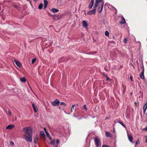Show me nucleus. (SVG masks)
<instances>
[{"instance_id":"1","label":"nucleus","mask_w":147,"mask_h":147,"mask_svg":"<svg viewBox=\"0 0 147 147\" xmlns=\"http://www.w3.org/2000/svg\"><path fill=\"white\" fill-rule=\"evenodd\" d=\"M23 130L25 132L24 134V139L28 142L32 141V132L31 128L30 127H24Z\"/></svg>"},{"instance_id":"2","label":"nucleus","mask_w":147,"mask_h":147,"mask_svg":"<svg viewBox=\"0 0 147 147\" xmlns=\"http://www.w3.org/2000/svg\"><path fill=\"white\" fill-rule=\"evenodd\" d=\"M95 2L94 5V7L96 8L98 5V3H100L101 5L102 4V3L104 2L102 1V0H95Z\"/></svg>"},{"instance_id":"3","label":"nucleus","mask_w":147,"mask_h":147,"mask_svg":"<svg viewBox=\"0 0 147 147\" xmlns=\"http://www.w3.org/2000/svg\"><path fill=\"white\" fill-rule=\"evenodd\" d=\"M96 8H94L93 7V9L92 10L88 12L87 14L90 15L92 14H95L96 13Z\"/></svg>"},{"instance_id":"4","label":"nucleus","mask_w":147,"mask_h":147,"mask_svg":"<svg viewBox=\"0 0 147 147\" xmlns=\"http://www.w3.org/2000/svg\"><path fill=\"white\" fill-rule=\"evenodd\" d=\"M60 103V102L57 99H56L55 100L52 102V104L53 106L56 105H59Z\"/></svg>"},{"instance_id":"5","label":"nucleus","mask_w":147,"mask_h":147,"mask_svg":"<svg viewBox=\"0 0 147 147\" xmlns=\"http://www.w3.org/2000/svg\"><path fill=\"white\" fill-rule=\"evenodd\" d=\"M14 61L15 62L16 65L18 67H21L22 65L20 61H17L16 59L14 60Z\"/></svg>"},{"instance_id":"6","label":"nucleus","mask_w":147,"mask_h":147,"mask_svg":"<svg viewBox=\"0 0 147 147\" xmlns=\"http://www.w3.org/2000/svg\"><path fill=\"white\" fill-rule=\"evenodd\" d=\"M104 4V3H102V4L101 5H100L98 8V11L99 12H100L101 11L102 8H103V6Z\"/></svg>"},{"instance_id":"7","label":"nucleus","mask_w":147,"mask_h":147,"mask_svg":"<svg viewBox=\"0 0 147 147\" xmlns=\"http://www.w3.org/2000/svg\"><path fill=\"white\" fill-rule=\"evenodd\" d=\"M83 24L82 26L83 27H85L86 29H87V27L88 26V24L86 23L85 21H83L82 22Z\"/></svg>"},{"instance_id":"8","label":"nucleus","mask_w":147,"mask_h":147,"mask_svg":"<svg viewBox=\"0 0 147 147\" xmlns=\"http://www.w3.org/2000/svg\"><path fill=\"white\" fill-rule=\"evenodd\" d=\"M105 132V136L107 137H111L113 136L110 133L106 131Z\"/></svg>"},{"instance_id":"9","label":"nucleus","mask_w":147,"mask_h":147,"mask_svg":"<svg viewBox=\"0 0 147 147\" xmlns=\"http://www.w3.org/2000/svg\"><path fill=\"white\" fill-rule=\"evenodd\" d=\"M127 136L129 140L131 142H132L133 140V138L132 137L131 134H127Z\"/></svg>"},{"instance_id":"10","label":"nucleus","mask_w":147,"mask_h":147,"mask_svg":"<svg viewBox=\"0 0 147 147\" xmlns=\"http://www.w3.org/2000/svg\"><path fill=\"white\" fill-rule=\"evenodd\" d=\"M14 125H9L6 127V129H11L14 128Z\"/></svg>"},{"instance_id":"11","label":"nucleus","mask_w":147,"mask_h":147,"mask_svg":"<svg viewBox=\"0 0 147 147\" xmlns=\"http://www.w3.org/2000/svg\"><path fill=\"white\" fill-rule=\"evenodd\" d=\"M95 143L96 145L98 146H99V140L97 138H95L94 140Z\"/></svg>"},{"instance_id":"12","label":"nucleus","mask_w":147,"mask_h":147,"mask_svg":"<svg viewBox=\"0 0 147 147\" xmlns=\"http://www.w3.org/2000/svg\"><path fill=\"white\" fill-rule=\"evenodd\" d=\"M32 105L34 111L35 112H36L38 110V108L37 107L34 105V103H33Z\"/></svg>"},{"instance_id":"13","label":"nucleus","mask_w":147,"mask_h":147,"mask_svg":"<svg viewBox=\"0 0 147 147\" xmlns=\"http://www.w3.org/2000/svg\"><path fill=\"white\" fill-rule=\"evenodd\" d=\"M44 9H45L47 7L48 4V2L47 0H44Z\"/></svg>"},{"instance_id":"14","label":"nucleus","mask_w":147,"mask_h":147,"mask_svg":"<svg viewBox=\"0 0 147 147\" xmlns=\"http://www.w3.org/2000/svg\"><path fill=\"white\" fill-rule=\"evenodd\" d=\"M121 24H124L125 23V20L123 17H122L121 21L119 22Z\"/></svg>"},{"instance_id":"15","label":"nucleus","mask_w":147,"mask_h":147,"mask_svg":"<svg viewBox=\"0 0 147 147\" xmlns=\"http://www.w3.org/2000/svg\"><path fill=\"white\" fill-rule=\"evenodd\" d=\"M37 139L38 135L36 134L34 138V142L35 144H36L38 142Z\"/></svg>"},{"instance_id":"16","label":"nucleus","mask_w":147,"mask_h":147,"mask_svg":"<svg viewBox=\"0 0 147 147\" xmlns=\"http://www.w3.org/2000/svg\"><path fill=\"white\" fill-rule=\"evenodd\" d=\"M144 72L142 71V72L140 74V77L142 79H144Z\"/></svg>"},{"instance_id":"17","label":"nucleus","mask_w":147,"mask_h":147,"mask_svg":"<svg viewBox=\"0 0 147 147\" xmlns=\"http://www.w3.org/2000/svg\"><path fill=\"white\" fill-rule=\"evenodd\" d=\"M40 134L41 137L44 138L45 137V133L43 131H40Z\"/></svg>"},{"instance_id":"18","label":"nucleus","mask_w":147,"mask_h":147,"mask_svg":"<svg viewBox=\"0 0 147 147\" xmlns=\"http://www.w3.org/2000/svg\"><path fill=\"white\" fill-rule=\"evenodd\" d=\"M147 108V102H146L144 105L143 107L144 111V113L146 112Z\"/></svg>"},{"instance_id":"19","label":"nucleus","mask_w":147,"mask_h":147,"mask_svg":"<svg viewBox=\"0 0 147 147\" xmlns=\"http://www.w3.org/2000/svg\"><path fill=\"white\" fill-rule=\"evenodd\" d=\"M6 113L7 114H9L10 115H11V112L8 109H6Z\"/></svg>"},{"instance_id":"20","label":"nucleus","mask_w":147,"mask_h":147,"mask_svg":"<svg viewBox=\"0 0 147 147\" xmlns=\"http://www.w3.org/2000/svg\"><path fill=\"white\" fill-rule=\"evenodd\" d=\"M52 11L53 12L55 13L59 11V10L58 9H57L54 8H53L52 9Z\"/></svg>"},{"instance_id":"21","label":"nucleus","mask_w":147,"mask_h":147,"mask_svg":"<svg viewBox=\"0 0 147 147\" xmlns=\"http://www.w3.org/2000/svg\"><path fill=\"white\" fill-rule=\"evenodd\" d=\"M117 122L121 124L124 127H125V125L123 123V122L122 121H120L119 120H118Z\"/></svg>"},{"instance_id":"22","label":"nucleus","mask_w":147,"mask_h":147,"mask_svg":"<svg viewBox=\"0 0 147 147\" xmlns=\"http://www.w3.org/2000/svg\"><path fill=\"white\" fill-rule=\"evenodd\" d=\"M20 80L22 82H26V79L24 78H20Z\"/></svg>"},{"instance_id":"23","label":"nucleus","mask_w":147,"mask_h":147,"mask_svg":"<svg viewBox=\"0 0 147 147\" xmlns=\"http://www.w3.org/2000/svg\"><path fill=\"white\" fill-rule=\"evenodd\" d=\"M94 3H91V2H90V4L88 6V8L90 9L92 8V7Z\"/></svg>"},{"instance_id":"24","label":"nucleus","mask_w":147,"mask_h":147,"mask_svg":"<svg viewBox=\"0 0 147 147\" xmlns=\"http://www.w3.org/2000/svg\"><path fill=\"white\" fill-rule=\"evenodd\" d=\"M43 6V4L42 3H40L38 7V8L40 9H41L42 8Z\"/></svg>"},{"instance_id":"25","label":"nucleus","mask_w":147,"mask_h":147,"mask_svg":"<svg viewBox=\"0 0 147 147\" xmlns=\"http://www.w3.org/2000/svg\"><path fill=\"white\" fill-rule=\"evenodd\" d=\"M78 104H77L76 105H72V107L71 108V112H72V110H74V106H78Z\"/></svg>"},{"instance_id":"26","label":"nucleus","mask_w":147,"mask_h":147,"mask_svg":"<svg viewBox=\"0 0 147 147\" xmlns=\"http://www.w3.org/2000/svg\"><path fill=\"white\" fill-rule=\"evenodd\" d=\"M127 38H125L123 40V42L125 44H126L127 43Z\"/></svg>"},{"instance_id":"27","label":"nucleus","mask_w":147,"mask_h":147,"mask_svg":"<svg viewBox=\"0 0 147 147\" xmlns=\"http://www.w3.org/2000/svg\"><path fill=\"white\" fill-rule=\"evenodd\" d=\"M83 109H84L86 111H87V109L86 106V105H84V106L83 107Z\"/></svg>"},{"instance_id":"28","label":"nucleus","mask_w":147,"mask_h":147,"mask_svg":"<svg viewBox=\"0 0 147 147\" xmlns=\"http://www.w3.org/2000/svg\"><path fill=\"white\" fill-rule=\"evenodd\" d=\"M105 34L107 36H108L109 35V32L108 31H106L105 32Z\"/></svg>"},{"instance_id":"29","label":"nucleus","mask_w":147,"mask_h":147,"mask_svg":"<svg viewBox=\"0 0 147 147\" xmlns=\"http://www.w3.org/2000/svg\"><path fill=\"white\" fill-rule=\"evenodd\" d=\"M50 144H55V140H54V141H53V140H52L51 141V142H50Z\"/></svg>"},{"instance_id":"30","label":"nucleus","mask_w":147,"mask_h":147,"mask_svg":"<svg viewBox=\"0 0 147 147\" xmlns=\"http://www.w3.org/2000/svg\"><path fill=\"white\" fill-rule=\"evenodd\" d=\"M60 105H63L65 106H66V104L65 103L63 102H61L60 103Z\"/></svg>"},{"instance_id":"31","label":"nucleus","mask_w":147,"mask_h":147,"mask_svg":"<svg viewBox=\"0 0 147 147\" xmlns=\"http://www.w3.org/2000/svg\"><path fill=\"white\" fill-rule=\"evenodd\" d=\"M141 68L142 69V71H143V72H144V66L143 65H142V66L141 67Z\"/></svg>"},{"instance_id":"32","label":"nucleus","mask_w":147,"mask_h":147,"mask_svg":"<svg viewBox=\"0 0 147 147\" xmlns=\"http://www.w3.org/2000/svg\"><path fill=\"white\" fill-rule=\"evenodd\" d=\"M36 59H34L32 60V63L33 64L36 61Z\"/></svg>"},{"instance_id":"33","label":"nucleus","mask_w":147,"mask_h":147,"mask_svg":"<svg viewBox=\"0 0 147 147\" xmlns=\"http://www.w3.org/2000/svg\"><path fill=\"white\" fill-rule=\"evenodd\" d=\"M102 147H110L109 146L107 145H103L102 146Z\"/></svg>"},{"instance_id":"34","label":"nucleus","mask_w":147,"mask_h":147,"mask_svg":"<svg viewBox=\"0 0 147 147\" xmlns=\"http://www.w3.org/2000/svg\"><path fill=\"white\" fill-rule=\"evenodd\" d=\"M10 144L11 146H13L14 145V143L13 142H11Z\"/></svg>"},{"instance_id":"35","label":"nucleus","mask_w":147,"mask_h":147,"mask_svg":"<svg viewBox=\"0 0 147 147\" xmlns=\"http://www.w3.org/2000/svg\"><path fill=\"white\" fill-rule=\"evenodd\" d=\"M59 142H60V141H59V140L58 139L57 140H56L57 144H58L59 143Z\"/></svg>"},{"instance_id":"36","label":"nucleus","mask_w":147,"mask_h":147,"mask_svg":"<svg viewBox=\"0 0 147 147\" xmlns=\"http://www.w3.org/2000/svg\"><path fill=\"white\" fill-rule=\"evenodd\" d=\"M143 130L145 131H147V125L145 128L143 129Z\"/></svg>"},{"instance_id":"37","label":"nucleus","mask_w":147,"mask_h":147,"mask_svg":"<svg viewBox=\"0 0 147 147\" xmlns=\"http://www.w3.org/2000/svg\"><path fill=\"white\" fill-rule=\"evenodd\" d=\"M106 80H107V81L108 80H111L107 76H106Z\"/></svg>"},{"instance_id":"38","label":"nucleus","mask_w":147,"mask_h":147,"mask_svg":"<svg viewBox=\"0 0 147 147\" xmlns=\"http://www.w3.org/2000/svg\"><path fill=\"white\" fill-rule=\"evenodd\" d=\"M46 133L47 136L48 137H49L50 136L49 134L48 133V132H47Z\"/></svg>"},{"instance_id":"39","label":"nucleus","mask_w":147,"mask_h":147,"mask_svg":"<svg viewBox=\"0 0 147 147\" xmlns=\"http://www.w3.org/2000/svg\"><path fill=\"white\" fill-rule=\"evenodd\" d=\"M13 7H15V8H16V9H18V6L16 5H15L13 6Z\"/></svg>"},{"instance_id":"40","label":"nucleus","mask_w":147,"mask_h":147,"mask_svg":"<svg viewBox=\"0 0 147 147\" xmlns=\"http://www.w3.org/2000/svg\"><path fill=\"white\" fill-rule=\"evenodd\" d=\"M130 79L131 80V81H132L133 80V77L132 76H131L130 77Z\"/></svg>"},{"instance_id":"41","label":"nucleus","mask_w":147,"mask_h":147,"mask_svg":"<svg viewBox=\"0 0 147 147\" xmlns=\"http://www.w3.org/2000/svg\"><path fill=\"white\" fill-rule=\"evenodd\" d=\"M44 131H45V133H47V131L45 127H44Z\"/></svg>"},{"instance_id":"42","label":"nucleus","mask_w":147,"mask_h":147,"mask_svg":"<svg viewBox=\"0 0 147 147\" xmlns=\"http://www.w3.org/2000/svg\"><path fill=\"white\" fill-rule=\"evenodd\" d=\"M90 2H91V3H94V0H91V1H90Z\"/></svg>"},{"instance_id":"43","label":"nucleus","mask_w":147,"mask_h":147,"mask_svg":"<svg viewBox=\"0 0 147 147\" xmlns=\"http://www.w3.org/2000/svg\"><path fill=\"white\" fill-rule=\"evenodd\" d=\"M48 138H49V140H51V136H50L49 137H48Z\"/></svg>"},{"instance_id":"44","label":"nucleus","mask_w":147,"mask_h":147,"mask_svg":"<svg viewBox=\"0 0 147 147\" xmlns=\"http://www.w3.org/2000/svg\"><path fill=\"white\" fill-rule=\"evenodd\" d=\"M138 140H139V139H138V140H138V141L137 142H136V144H137L138 142Z\"/></svg>"},{"instance_id":"45","label":"nucleus","mask_w":147,"mask_h":147,"mask_svg":"<svg viewBox=\"0 0 147 147\" xmlns=\"http://www.w3.org/2000/svg\"><path fill=\"white\" fill-rule=\"evenodd\" d=\"M123 88L124 89V90H125V88H126V87H124L123 86Z\"/></svg>"},{"instance_id":"46","label":"nucleus","mask_w":147,"mask_h":147,"mask_svg":"<svg viewBox=\"0 0 147 147\" xmlns=\"http://www.w3.org/2000/svg\"><path fill=\"white\" fill-rule=\"evenodd\" d=\"M105 70L106 71H108V70H107V69H106L105 68Z\"/></svg>"},{"instance_id":"47","label":"nucleus","mask_w":147,"mask_h":147,"mask_svg":"<svg viewBox=\"0 0 147 147\" xmlns=\"http://www.w3.org/2000/svg\"><path fill=\"white\" fill-rule=\"evenodd\" d=\"M113 7V8L115 9L116 10V9L114 7Z\"/></svg>"},{"instance_id":"48","label":"nucleus","mask_w":147,"mask_h":147,"mask_svg":"<svg viewBox=\"0 0 147 147\" xmlns=\"http://www.w3.org/2000/svg\"><path fill=\"white\" fill-rule=\"evenodd\" d=\"M1 84V81H0V85Z\"/></svg>"},{"instance_id":"49","label":"nucleus","mask_w":147,"mask_h":147,"mask_svg":"<svg viewBox=\"0 0 147 147\" xmlns=\"http://www.w3.org/2000/svg\"><path fill=\"white\" fill-rule=\"evenodd\" d=\"M108 119V118L107 117V118H106V119Z\"/></svg>"},{"instance_id":"50","label":"nucleus","mask_w":147,"mask_h":147,"mask_svg":"<svg viewBox=\"0 0 147 147\" xmlns=\"http://www.w3.org/2000/svg\"><path fill=\"white\" fill-rule=\"evenodd\" d=\"M147 139L146 140V142H147Z\"/></svg>"},{"instance_id":"51","label":"nucleus","mask_w":147,"mask_h":147,"mask_svg":"<svg viewBox=\"0 0 147 147\" xmlns=\"http://www.w3.org/2000/svg\"><path fill=\"white\" fill-rule=\"evenodd\" d=\"M34 147H37L36 146H34Z\"/></svg>"},{"instance_id":"52","label":"nucleus","mask_w":147,"mask_h":147,"mask_svg":"<svg viewBox=\"0 0 147 147\" xmlns=\"http://www.w3.org/2000/svg\"><path fill=\"white\" fill-rule=\"evenodd\" d=\"M34 1H36V0H34Z\"/></svg>"}]
</instances>
